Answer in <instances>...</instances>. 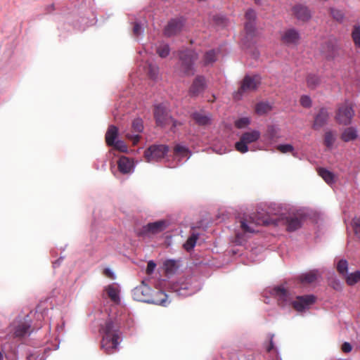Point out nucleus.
I'll return each instance as SVG.
<instances>
[{"instance_id": "23", "label": "nucleus", "mask_w": 360, "mask_h": 360, "mask_svg": "<svg viewBox=\"0 0 360 360\" xmlns=\"http://www.w3.org/2000/svg\"><path fill=\"white\" fill-rule=\"evenodd\" d=\"M300 38V33L294 28L285 30L281 37L283 43L288 45H296L299 42Z\"/></svg>"}, {"instance_id": "48", "label": "nucleus", "mask_w": 360, "mask_h": 360, "mask_svg": "<svg viewBox=\"0 0 360 360\" xmlns=\"http://www.w3.org/2000/svg\"><path fill=\"white\" fill-rule=\"evenodd\" d=\"M250 123V120L248 117H242L236 122V127L238 129L244 128Z\"/></svg>"}, {"instance_id": "42", "label": "nucleus", "mask_w": 360, "mask_h": 360, "mask_svg": "<svg viewBox=\"0 0 360 360\" xmlns=\"http://www.w3.org/2000/svg\"><path fill=\"white\" fill-rule=\"evenodd\" d=\"M307 82L310 89H314L319 84L320 78L316 75H309Z\"/></svg>"}, {"instance_id": "6", "label": "nucleus", "mask_w": 360, "mask_h": 360, "mask_svg": "<svg viewBox=\"0 0 360 360\" xmlns=\"http://www.w3.org/2000/svg\"><path fill=\"white\" fill-rule=\"evenodd\" d=\"M198 58V54L193 49H185L179 51V60L180 71L186 76H191L195 73V62Z\"/></svg>"}, {"instance_id": "11", "label": "nucleus", "mask_w": 360, "mask_h": 360, "mask_svg": "<svg viewBox=\"0 0 360 360\" xmlns=\"http://www.w3.org/2000/svg\"><path fill=\"white\" fill-rule=\"evenodd\" d=\"M169 148L166 145L153 144L144 152V157L148 162H154L161 160L167 153Z\"/></svg>"}, {"instance_id": "19", "label": "nucleus", "mask_w": 360, "mask_h": 360, "mask_svg": "<svg viewBox=\"0 0 360 360\" xmlns=\"http://www.w3.org/2000/svg\"><path fill=\"white\" fill-rule=\"evenodd\" d=\"M103 292L115 304L120 303V287L117 283H112L104 287Z\"/></svg>"}, {"instance_id": "58", "label": "nucleus", "mask_w": 360, "mask_h": 360, "mask_svg": "<svg viewBox=\"0 0 360 360\" xmlns=\"http://www.w3.org/2000/svg\"><path fill=\"white\" fill-rule=\"evenodd\" d=\"M221 20H226V18H223V17H221Z\"/></svg>"}, {"instance_id": "30", "label": "nucleus", "mask_w": 360, "mask_h": 360, "mask_svg": "<svg viewBox=\"0 0 360 360\" xmlns=\"http://www.w3.org/2000/svg\"><path fill=\"white\" fill-rule=\"evenodd\" d=\"M199 233L195 231H193L190 236L188 238L185 243L184 244V248L187 251L192 250L196 245L197 240L198 239Z\"/></svg>"}, {"instance_id": "4", "label": "nucleus", "mask_w": 360, "mask_h": 360, "mask_svg": "<svg viewBox=\"0 0 360 360\" xmlns=\"http://www.w3.org/2000/svg\"><path fill=\"white\" fill-rule=\"evenodd\" d=\"M151 288L143 281L141 284L134 288L132 290L134 300L148 304H153L163 307L167 306L170 301L168 300V295L164 292L159 290L153 296L151 295Z\"/></svg>"}, {"instance_id": "15", "label": "nucleus", "mask_w": 360, "mask_h": 360, "mask_svg": "<svg viewBox=\"0 0 360 360\" xmlns=\"http://www.w3.org/2000/svg\"><path fill=\"white\" fill-rule=\"evenodd\" d=\"M186 20L183 17L171 19L165 27L164 34L170 37L180 33L185 25Z\"/></svg>"}, {"instance_id": "47", "label": "nucleus", "mask_w": 360, "mask_h": 360, "mask_svg": "<svg viewBox=\"0 0 360 360\" xmlns=\"http://www.w3.org/2000/svg\"><path fill=\"white\" fill-rule=\"evenodd\" d=\"M352 226L355 234L360 238V217H355L353 219Z\"/></svg>"}, {"instance_id": "31", "label": "nucleus", "mask_w": 360, "mask_h": 360, "mask_svg": "<svg viewBox=\"0 0 360 360\" xmlns=\"http://www.w3.org/2000/svg\"><path fill=\"white\" fill-rule=\"evenodd\" d=\"M146 71L149 77L153 80H157L159 78V68L153 63H148L146 66Z\"/></svg>"}, {"instance_id": "51", "label": "nucleus", "mask_w": 360, "mask_h": 360, "mask_svg": "<svg viewBox=\"0 0 360 360\" xmlns=\"http://www.w3.org/2000/svg\"><path fill=\"white\" fill-rule=\"evenodd\" d=\"M341 349L345 353H349L352 349V345L348 342H345L341 347Z\"/></svg>"}, {"instance_id": "20", "label": "nucleus", "mask_w": 360, "mask_h": 360, "mask_svg": "<svg viewBox=\"0 0 360 360\" xmlns=\"http://www.w3.org/2000/svg\"><path fill=\"white\" fill-rule=\"evenodd\" d=\"M280 128L276 125H269L266 132L263 134V141L271 144L281 138Z\"/></svg>"}, {"instance_id": "32", "label": "nucleus", "mask_w": 360, "mask_h": 360, "mask_svg": "<svg viewBox=\"0 0 360 360\" xmlns=\"http://www.w3.org/2000/svg\"><path fill=\"white\" fill-rule=\"evenodd\" d=\"M272 106L269 102H259L255 106V112L259 115H264L271 111Z\"/></svg>"}, {"instance_id": "18", "label": "nucleus", "mask_w": 360, "mask_h": 360, "mask_svg": "<svg viewBox=\"0 0 360 360\" xmlns=\"http://www.w3.org/2000/svg\"><path fill=\"white\" fill-rule=\"evenodd\" d=\"M131 127L134 132L137 134L125 132L124 135L126 138L131 140L134 144H136L140 140V135L139 134L142 132L144 128L142 119L139 117L135 118L132 122Z\"/></svg>"}, {"instance_id": "25", "label": "nucleus", "mask_w": 360, "mask_h": 360, "mask_svg": "<svg viewBox=\"0 0 360 360\" xmlns=\"http://www.w3.org/2000/svg\"><path fill=\"white\" fill-rule=\"evenodd\" d=\"M358 137V131L356 127H350L346 128L341 134V139L345 142H349Z\"/></svg>"}, {"instance_id": "34", "label": "nucleus", "mask_w": 360, "mask_h": 360, "mask_svg": "<svg viewBox=\"0 0 360 360\" xmlns=\"http://www.w3.org/2000/svg\"><path fill=\"white\" fill-rule=\"evenodd\" d=\"M165 271L169 274H173L179 269L178 262L174 259H167L164 262Z\"/></svg>"}, {"instance_id": "39", "label": "nucleus", "mask_w": 360, "mask_h": 360, "mask_svg": "<svg viewBox=\"0 0 360 360\" xmlns=\"http://www.w3.org/2000/svg\"><path fill=\"white\" fill-rule=\"evenodd\" d=\"M335 141V136L332 131H328L324 136V143L327 148H331Z\"/></svg>"}, {"instance_id": "43", "label": "nucleus", "mask_w": 360, "mask_h": 360, "mask_svg": "<svg viewBox=\"0 0 360 360\" xmlns=\"http://www.w3.org/2000/svg\"><path fill=\"white\" fill-rule=\"evenodd\" d=\"M110 146H112L114 149L117 150L120 152H127V146L125 144V143L120 140L117 139L112 145H110Z\"/></svg>"}, {"instance_id": "53", "label": "nucleus", "mask_w": 360, "mask_h": 360, "mask_svg": "<svg viewBox=\"0 0 360 360\" xmlns=\"http://www.w3.org/2000/svg\"><path fill=\"white\" fill-rule=\"evenodd\" d=\"M326 46L328 49H331V52H330V53H326V56L327 58L333 57V52H334L335 49V46H334V45H333L330 41H328V42H326Z\"/></svg>"}, {"instance_id": "38", "label": "nucleus", "mask_w": 360, "mask_h": 360, "mask_svg": "<svg viewBox=\"0 0 360 360\" xmlns=\"http://www.w3.org/2000/svg\"><path fill=\"white\" fill-rule=\"evenodd\" d=\"M345 278L349 285H354L360 281V271L358 270L353 273H348L347 275L345 276Z\"/></svg>"}, {"instance_id": "52", "label": "nucleus", "mask_w": 360, "mask_h": 360, "mask_svg": "<svg viewBox=\"0 0 360 360\" xmlns=\"http://www.w3.org/2000/svg\"><path fill=\"white\" fill-rule=\"evenodd\" d=\"M103 274L109 278H111V279H115V273L112 271V269H110V268H105L104 270H103Z\"/></svg>"}, {"instance_id": "49", "label": "nucleus", "mask_w": 360, "mask_h": 360, "mask_svg": "<svg viewBox=\"0 0 360 360\" xmlns=\"http://www.w3.org/2000/svg\"><path fill=\"white\" fill-rule=\"evenodd\" d=\"M300 104L304 108H309L311 105V100L309 96L304 95L300 98Z\"/></svg>"}, {"instance_id": "3", "label": "nucleus", "mask_w": 360, "mask_h": 360, "mask_svg": "<svg viewBox=\"0 0 360 360\" xmlns=\"http://www.w3.org/2000/svg\"><path fill=\"white\" fill-rule=\"evenodd\" d=\"M239 227L236 229V238L234 243L241 245L247 240V235L258 232L257 226L260 225H268L270 221L267 218L259 217L258 214L243 217L239 219Z\"/></svg>"}, {"instance_id": "44", "label": "nucleus", "mask_w": 360, "mask_h": 360, "mask_svg": "<svg viewBox=\"0 0 360 360\" xmlns=\"http://www.w3.org/2000/svg\"><path fill=\"white\" fill-rule=\"evenodd\" d=\"M330 14L333 18L338 22H342L344 18V13L341 10L337 8H331Z\"/></svg>"}, {"instance_id": "1", "label": "nucleus", "mask_w": 360, "mask_h": 360, "mask_svg": "<svg viewBox=\"0 0 360 360\" xmlns=\"http://www.w3.org/2000/svg\"><path fill=\"white\" fill-rule=\"evenodd\" d=\"M269 294L276 300L278 305L286 311L293 308L297 312L305 311L316 300V297L313 295L297 296L295 299L293 294L282 285L270 288Z\"/></svg>"}, {"instance_id": "27", "label": "nucleus", "mask_w": 360, "mask_h": 360, "mask_svg": "<svg viewBox=\"0 0 360 360\" xmlns=\"http://www.w3.org/2000/svg\"><path fill=\"white\" fill-rule=\"evenodd\" d=\"M318 173L320 176L326 181V184L331 186L336 181V176L333 172L325 169L319 168Z\"/></svg>"}, {"instance_id": "54", "label": "nucleus", "mask_w": 360, "mask_h": 360, "mask_svg": "<svg viewBox=\"0 0 360 360\" xmlns=\"http://www.w3.org/2000/svg\"><path fill=\"white\" fill-rule=\"evenodd\" d=\"M333 288L336 290H342V284L340 281H335L333 285Z\"/></svg>"}, {"instance_id": "56", "label": "nucleus", "mask_w": 360, "mask_h": 360, "mask_svg": "<svg viewBox=\"0 0 360 360\" xmlns=\"http://www.w3.org/2000/svg\"><path fill=\"white\" fill-rule=\"evenodd\" d=\"M255 3L257 4H259L261 2V0H255Z\"/></svg>"}, {"instance_id": "50", "label": "nucleus", "mask_w": 360, "mask_h": 360, "mask_svg": "<svg viewBox=\"0 0 360 360\" xmlns=\"http://www.w3.org/2000/svg\"><path fill=\"white\" fill-rule=\"evenodd\" d=\"M155 267H156V264L154 262V261L150 260L148 262V265H147V268H146V273L149 275L151 274L152 273H153Z\"/></svg>"}, {"instance_id": "35", "label": "nucleus", "mask_w": 360, "mask_h": 360, "mask_svg": "<svg viewBox=\"0 0 360 360\" xmlns=\"http://www.w3.org/2000/svg\"><path fill=\"white\" fill-rule=\"evenodd\" d=\"M318 277V271L313 270L309 272L305 273L300 276L301 281L307 283H311L314 282Z\"/></svg>"}, {"instance_id": "21", "label": "nucleus", "mask_w": 360, "mask_h": 360, "mask_svg": "<svg viewBox=\"0 0 360 360\" xmlns=\"http://www.w3.org/2000/svg\"><path fill=\"white\" fill-rule=\"evenodd\" d=\"M292 14L299 21L306 22L311 18V12L304 5L297 4L292 8Z\"/></svg>"}, {"instance_id": "41", "label": "nucleus", "mask_w": 360, "mask_h": 360, "mask_svg": "<svg viewBox=\"0 0 360 360\" xmlns=\"http://www.w3.org/2000/svg\"><path fill=\"white\" fill-rule=\"evenodd\" d=\"M352 37L355 46L360 48V25H356L354 26Z\"/></svg>"}, {"instance_id": "7", "label": "nucleus", "mask_w": 360, "mask_h": 360, "mask_svg": "<svg viewBox=\"0 0 360 360\" xmlns=\"http://www.w3.org/2000/svg\"><path fill=\"white\" fill-rule=\"evenodd\" d=\"M261 136L259 131L254 129L242 134L238 141L235 143V148L240 153H245L248 150L255 151L262 150V148H255V146L248 147L249 144L256 142Z\"/></svg>"}, {"instance_id": "26", "label": "nucleus", "mask_w": 360, "mask_h": 360, "mask_svg": "<svg viewBox=\"0 0 360 360\" xmlns=\"http://www.w3.org/2000/svg\"><path fill=\"white\" fill-rule=\"evenodd\" d=\"M192 117L198 124L201 126L208 125L211 123L210 116L201 112H193Z\"/></svg>"}, {"instance_id": "40", "label": "nucleus", "mask_w": 360, "mask_h": 360, "mask_svg": "<svg viewBox=\"0 0 360 360\" xmlns=\"http://www.w3.org/2000/svg\"><path fill=\"white\" fill-rule=\"evenodd\" d=\"M274 334L270 335V341H269V345L268 346L266 350L269 353L275 354L276 358L271 360H281V358L278 354V349L275 347L274 343L273 341L274 339Z\"/></svg>"}, {"instance_id": "10", "label": "nucleus", "mask_w": 360, "mask_h": 360, "mask_svg": "<svg viewBox=\"0 0 360 360\" xmlns=\"http://www.w3.org/2000/svg\"><path fill=\"white\" fill-rule=\"evenodd\" d=\"M191 153L188 148L184 145L177 144L173 151V158L167 165L168 167L174 168L183 165L191 157Z\"/></svg>"}, {"instance_id": "2", "label": "nucleus", "mask_w": 360, "mask_h": 360, "mask_svg": "<svg viewBox=\"0 0 360 360\" xmlns=\"http://www.w3.org/2000/svg\"><path fill=\"white\" fill-rule=\"evenodd\" d=\"M121 324L117 318L109 317L100 326L99 332L102 336L101 347L107 354H113L119 351V345L122 341Z\"/></svg>"}, {"instance_id": "17", "label": "nucleus", "mask_w": 360, "mask_h": 360, "mask_svg": "<svg viewBox=\"0 0 360 360\" xmlns=\"http://www.w3.org/2000/svg\"><path fill=\"white\" fill-rule=\"evenodd\" d=\"M245 20L246 22L245 23V30L246 32L245 38H252L255 33V20H256V13L255 11L250 8L245 13Z\"/></svg>"}, {"instance_id": "46", "label": "nucleus", "mask_w": 360, "mask_h": 360, "mask_svg": "<svg viewBox=\"0 0 360 360\" xmlns=\"http://www.w3.org/2000/svg\"><path fill=\"white\" fill-rule=\"evenodd\" d=\"M144 31L143 25L141 22H136L133 27V33L136 37H139L143 34Z\"/></svg>"}, {"instance_id": "14", "label": "nucleus", "mask_w": 360, "mask_h": 360, "mask_svg": "<svg viewBox=\"0 0 360 360\" xmlns=\"http://www.w3.org/2000/svg\"><path fill=\"white\" fill-rule=\"evenodd\" d=\"M354 115L353 108L348 104H343L338 108L335 115L336 121L343 125H349Z\"/></svg>"}, {"instance_id": "57", "label": "nucleus", "mask_w": 360, "mask_h": 360, "mask_svg": "<svg viewBox=\"0 0 360 360\" xmlns=\"http://www.w3.org/2000/svg\"><path fill=\"white\" fill-rule=\"evenodd\" d=\"M221 18V17H219V16H216V17H215V19H216V20H217V19H219V18Z\"/></svg>"}, {"instance_id": "8", "label": "nucleus", "mask_w": 360, "mask_h": 360, "mask_svg": "<svg viewBox=\"0 0 360 360\" xmlns=\"http://www.w3.org/2000/svg\"><path fill=\"white\" fill-rule=\"evenodd\" d=\"M154 117L157 124L162 127L171 125L172 127L174 128L178 125L177 121L172 118L162 104H158L155 106Z\"/></svg>"}, {"instance_id": "55", "label": "nucleus", "mask_w": 360, "mask_h": 360, "mask_svg": "<svg viewBox=\"0 0 360 360\" xmlns=\"http://www.w3.org/2000/svg\"><path fill=\"white\" fill-rule=\"evenodd\" d=\"M4 359V354L3 353L0 351V360H3Z\"/></svg>"}, {"instance_id": "13", "label": "nucleus", "mask_w": 360, "mask_h": 360, "mask_svg": "<svg viewBox=\"0 0 360 360\" xmlns=\"http://www.w3.org/2000/svg\"><path fill=\"white\" fill-rule=\"evenodd\" d=\"M303 221L304 217L300 212L289 214L281 219L282 224L285 226L286 230L289 232H292L300 229L302 226Z\"/></svg>"}, {"instance_id": "12", "label": "nucleus", "mask_w": 360, "mask_h": 360, "mask_svg": "<svg viewBox=\"0 0 360 360\" xmlns=\"http://www.w3.org/2000/svg\"><path fill=\"white\" fill-rule=\"evenodd\" d=\"M261 84V77L259 75H246L243 79L240 89L236 97L238 98V95L241 96L244 93L255 91Z\"/></svg>"}, {"instance_id": "5", "label": "nucleus", "mask_w": 360, "mask_h": 360, "mask_svg": "<svg viewBox=\"0 0 360 360\" xmlns=\"http://www.w3.org/2000/svg\"><path fill=\"white\" fill-rule=\"evenodd\" d=\"M201 288L200 281L193 276L181 278L177 281H172L168 286L169 292L181 297L192 295L198 292Z\"/></svg>"}, {"instance_id": "9", "label": "nucleus", "mask_w": 360, "mask_h": 360, "mask_svg": "<svg viewBox=\"0 0 360 360\" xmlns=\"http://www.w3.org/2000/svg\"><path fill=\"white\" fill-rule=\"evenodd\" d=\"M169 225V222L166 219L148 223L142 227L139 234L143 237L151 238L163 232Z\"/></svg>"}, {"instance_id": "37", "label": "nucleus", "mask_w": 360, "mask_h": 360, "mask_svg": "<svg viewBox=\"0 0 360 360\" xmlns=\"http://www.w3.org/2000/svg\"><path fill=\"white\" fill-rule=\"evenodd\" d=\"M157 53L161 58H166L169 55L170 48L168 44L160 42L157 46Z\"/></svg>"}, {"instance_id": "16", "label": "nucleus", "mask_w": 360, "mask_h": 360, "mask_svg": "<svg viewBox=\"0 0 360 360\" xmlns=\"http://www.w3.org/2000/svg\"><path fill=\"white\" fill-rule=\"evenodd\" d=\"M207 86L205 77L202 75H197L188 89V94L191 97H198L205 91Z\"/></svg>"}, {"instance_id": "24", "label": "nucleus", "mask_w": 360, "mask_h": 360, "mask_svg": "<svg viewBox=\"0 0 360 360\" xmlns=\"http://www.w3.org/2000/svg\"><path fill=\"white\" fill-rule=\"evenodd\" d=\"M329 118V113L326 108L320 109L317 115L314 117L313 128L319 129L327 124Z\"/></svg>"}, {"instance_id": "33", "label": "nucleus", "mask_w": 360, "mask_h": 360, "mask_svg": "<svg viewBox=\"0 0 360 360\" xmlns=\"http://www.w3.org/2000/svg\"><path fill=\"white\" fill-rule=\"evenodd\" d=\"M30 326L26 323H22L15 327L14 335L18 338H22L29 333Z\"/></svg>"}, {"instance_id": "45", "label": "nucleus", "mask_w": 360, "mask_h": 360, "mask_svg": "<svg viewBox=\"0 0 360 360\" xmlns=\"http://www.w3.org/2000/svg\"><path fill=\"white\" fill-rule=\"evenodd\" d=\"M277 149L282 153H292L294 150V147L291 144H280L277 146Z\"/></svg>"}, {"instance_id": "36", "label": "nucleus", "mask_w": 360, "mask_h": 360, "mask_svg": "<svg viewBox=\"0 0 360 360\" xmlns=\"http://www.w3.org/2000/svg\"><path fill=\"white\" fill-rule=\"evenodd\" d=\"M348 266L347 261L344 259H340L336 264L338 272L343 278L348 274Z\"/></svg>"}, {"instance_id": "29", "label": "nucleus", "mask_w": 360, "mask_h": 360, "mask_svg": "<svg viewBox=\"0 0 360 360\" xmlns=\"http://www.w3.org/2000/svg\"><path fill=\"white\" fill-rule=\"evenodd\" d=\"M217 58V52L214 50L211 49L207 51L203 57L202 63L205 66L211 65H212Z\"/></svg>"}, {"instance_id": "28", "label": "nucleus", "mask_w": 360, "mask_h": 360, "mask_svg": "<svg viewBox=\"0 0 360 360\" xmlns=\"http://www.w3.org/2000/svg\"><path fill=\"white\" fill-rule=\"evenodd\" d=\"M118 139V129L115 125H110L105 134V141L108 146Z\"/></svg>"}, {"instance_id": "22", "label": "nucleus", "mask_w": 360, "mask_h": 360, "mask_svg": "<svg viewBox=\"0 0 360 360\" xmlns=\"http://www.w3.org/2000/svg\"><path fill=\"white\" fill-rule=\"evenodd\" d=\"M117 167L122 174H127L134 172L135 165L129 158L121 156L117 161Z\"/></svg>"}]
</instances>
